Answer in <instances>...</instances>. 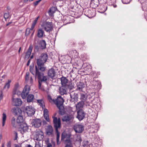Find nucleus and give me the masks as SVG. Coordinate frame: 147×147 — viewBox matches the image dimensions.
Listing matches in <instances>:
<instances>
[{
    "instance_id": "1",
    "label": "nucleus",
    "mask_w": 147,
    "mask_h": 147,
    "mask_svg": "<svg viewBox=\"0 0 147 147\" xmlns=\"http://www.w3.org/2000/svg\"><path fill=\"white\" fill-rule=\"evenodd\" d=\"M48 59V55L47 53H43L41 54L39 58L37 60V68L41 71H44L46 68L44 66V64Z\"/></svg>"
},
{
    "instance_id": "2",
    "label": "nucleus",
    "mask_w": 147,
    "mask_h": 147,
    "mask_svg": "<svg viewBox=\"0 0 147 147\" xmlns=\"http://www.w3.org/2000/svg\"><path fill=\"white\" fill-rule=\"evenodd\" d=\"M36 69V77L37 78L38 82V88L40 89L42 83L43 82H47V76H44L43 73L40 72L39 70V69L37 68V66H35Z\"/></svg>"
},
{
    "instance_id": "3",
    "label": "nucleus",
    "mask_w": 147,
    "mask_h": 147,
    "mask_svg": "<svg viewBox=\"0 0 147 147\" xmlns=\"http://www.w3.org/2000/svg\"><path fill=\"white\" fill-rule=\"evenodd\" d=\"M30 90V88L29 86H25L24 89L21 93L20 91H17V89L15 88L13 90V93L14 95L17 94L18 95L21 94V96L23 98H25L28 93Z\"/></svg>"
},
{
    "instance_id": "4",
    "label": "nucleus",
    "mask_w": 147,
    "mask_h": 147,
    "mask_svg": "<svg viewBox=\"0 0 147 147\" xmlns=\"http://www.w3.org/2000/svg\"><path fill=\"white\" fill-rule=\"evenodd\" d=\"M47 32H50L53 29L52 23L49 22H44L41 26Z\"/></svg>"
},
{
    "instance_id": "5",
    "label": "nucleus",
    "mask_w": 147,
    "mask_h": 147,
    "mask_svg": "<svg viewBox=\"0 0 147 147\" xmlns=\"http://www.w3.org/2000/svg\"><path fill=\"white\" fill-rule=\"evenodd\" d=\"M61 83L62 86H66L68 87V88L71 90L74 87L71 82H68V80L64 76H62L61 78Z\"/></svg>"
},
{
    "instance_id": "6",
    "label": "nucleus",
    "mask_w": 147,
    "mask_h": 147,
    "mask_svg": "<svg viewBox=\"0 0 147 147\" xmlns=\"http://www.w3.org/2000/svg\"><path fill=\"white\" fill-rule=\"evenodd\" d=\"M53 119V123L54 127L55 128L56 131H57L58 129L61 128V120L59 118L58 119L56 117H52Z\"/></svg>"
},
{
    "instance_id": "7",
    "label": "nucleus",
    "mask_w": 147,
    "mask_h": 147,
    "mask_svg": "<svg viewBox=\"0 0 147 147\" xmlns=\"http://www.w3.org/2000/svg\"><path fill=\"white\" fill-rule=\"evenodd\" d=\"M44 134L40 129L36 130L34 136L35 139L37 141L42 140L44 138Z\"/></svg>"
},
{
    "instance_id": "8",
    "label": "nucleus",
    "mask_w": 147,
    "mask_h": 147,
    "mask_svg": "<svg viewBox=\"0 0 147 147\" xmlns=\"http://www.w3.org/2000/svg\"><path fill=\"white\" fill-rule=\"evenodd\" d=\"M28 127L26 123H23L20 124L18 127V131H20L22 134H23L24 133L28 131Z\"/></svg>"
},
{
    "instance_id": "9",
    "label": "nucleus",
    "mask_w": 147,
    "mask_h": 147,
    "mask_svg": "<svg viewBox=\"0 0 147 147\" xmlns=\"http://www.w3.org/2000/svg\"><path fill=\"white\" fill-rule=\"evenodd\" d=\"M70 96L71 98L70 100L71 102L75 103L78 101V95L76 92L73 91L71 92Z\"/></svg>"
},
{
    "instance_id": "10",
    "label": "nucleus",
    "mask_w": 147,
    "mask_h": 147,
    "mask_svg": "<svg viewBox=\"0 0 147 147\" xmlns=\"http://www.w3.org/2000/svg\"><path fill=\"white\" fill-rule=\"evenodd\" d=\"M74 119V116L73 114H67L63 117L62 120L63 121L67 122L73 121Z\"/></svg>"
},
{
    "instance_id": "11",
    "label": "nucleus",
    "mask_w": 147,
    "mask_h": 147,
    "mask_svg": "<svg viewBox=\"0 0 147 147\" xmlns=\"http://www.w3.org/2000/svg\"><path fill=\"white\" fill-rule=\"evenodd\" d=\"M74 129L76 133H81L84 130V126L82 124H75L74 127Z\"/></svg>"
},
{
    "instance_id": "12",
    "label": "nucleus",
    "mask_w": 147,
    "mask_h": 147,
    "mask_svg": "<svg viewBox=\"0 0 147 147\" xmlns=\"http://www.w3.org/2000/svg\"><path fill=\"white\" fill-rule=\"evenodd\" d=\"M32 126L36 128L40 127L42 124V121L39 119H32L31 123Z\"/></svg>"
},
{
    "instance_id": "13",
    "label": "nucleus",
    "mask_w": 147,
    "mask_h": 147,
    "mask_svg": "<svg viewBox=\"0 0 147 147\" xmlns=\"http://www.w3.org/2000/svg\"><path fill=\"white\" fill-rule=\"evenodd\" d=\"M77 113L76 117L80 121L82 120L84 118L85 113L83 109H79L77 111Z\"/></svg>"
},
{
    "instance_id": "14",
    "label": "nucleus",
    "mask_w": 147,
    "mask_h": 147,
    "mask_svg": "<svg viewBox=\"0 0 147 147\" xmlns=\"http://www.w3.org/2000/svg\"><path fill=\"white\" fill-rule=\"evenodd\" d=\"M48 76L53 79L56 78V72L54 69L52 68L49 69L48 72Z\"/></svg>"
},
{
    "instance_id": "15",
    "label": "nucleus",
    "mask_w": 147,
    "mask_h": 147,
    "mask_svg": "<svg viewBox=\"0 0 147 147\" xmlns=\"http://www.w3.org/2000/svg\"><path fill=\"white\" fill-rule=\"evenodd\" d=\"M63 102L64 100L63 98L61 96H59L57 97V98L55 100V104L57 107L60 105H63Z\"/></svg>"
},
{
    "instance_id": "16",
    "label": "nucleus",
    "mask_w": 147,
    "mask_h": 147,
    "mask_svg": "<svg viewBox=\"0 0 147 147\" xmlns=\"http://www.w3.org/2000/svg\"><path fill=\"white\" fill-rule=\"evenodd\" d=\"M13 105L16 106H20L22 103V101L20 99L18 98H12Z\"/></svg>"
},
{
    "instance_id": "17",
    "label": "nucleus",
    "mask_w": 147,
    "mask_h": 147,
    "mask_svg": "<svg viewBox=\"0 0 147 147\" xmlns=\"http://www.w3.org/2000/svg\"><path fill=\"white\" fill-rule=\"evenodd\" d=\"M53 127L51 125H48L46 129V135L52 136L53 135Z\"/></svg>"
},
{
    "instance_id": "18",
    "label": "nucleus",
    "mask_w": 147,
    "mask_h": 147,
    "mask_svg": "<svg viewBox=\"0 0 147 147\" xmlns=\"http://www.w3.org/2000/svg\"><path fill=\"white\" fill-rule=\"evenodd\" d=\"M25 110L28 116H32L34 115L35 113L32 107L30 106L26 107Z\"/></svg>"
},
{
    "instance_id": "19",
    "label": "nucleus",
    "mask_w": 147,
    "mask_h": 147,
    "mask_svg": "<svg viewBox=\"0 0 147 147\" xmlns=\"http://www.w3.org/2000/svg\"><path fill=\"white\" fill-rule=\"evenodd\" d=\"M68 87L66 86H62L59 89V93L61 95H63L66 94L67 90Z\"/></svg>"
},
{
    "instance_id": "20",
    "label": "nucleus",
    "mask_w": 147,
    "mask_h": 147,
    "mask_svg": "<svg viewBox=\"0 0 147 147\" xmlns=\"http://www.w3.org/2000/svg\"><path fill=\"white\" fill-rule=\"evenodd\" d=\"M32 49L33 47L32 45H30L25 56V58L26 60L28 59L30 57V55L31 54Z\"/></svg>"
},
{
    "instance_id": "21",
    "label": "nucleus",
    "mask_w": 147,
    "mask_h": 147,
    "mask_svg": "<svg viewBox=\"0 0 147 147\" xmlns=\"http://www.w3.org/2000/svg\"><path fill=\"white\" fill-rule=\"evenodd\" d=\"M57 107L59 109V114L61 115H64L65 113V111L63 105L57 106Z\"/></svg>"
},
{
    "instance_id": "22",
    "label": "nucleus",
    "mask_w": 147,
    "mask_h": 147,
    "mask_svg": "<svg viewBox=\"0 0 147 147\" xmlns=\"http://www.w3.org/2000/svg\"><path fill=\"white\" fill-rule=\"evenodd\" d=\"M77 89L80 91H82L83 89L85 87V84L84 83L79 82L77 83Z\"/></svg>"
},
{
    "instance_id": "23",
    "label": "nucleus",
    "mask_w": 147,
    "mask_h": 147,
    "mask_svg": "<svg viewBox=\"0 0 147 147\" xmlns=\"http://www.w3.org/2000/svg\"><path fill=\"white\" fill-rule=\"evenodd\" d=\"M13 112L15 115H20L22 112L21 110L18 107H14L13 109Z\"/></svg>"
},
{
    "instance_id": "24",
    "label": "nucleus",
    "mask_w": 147,
    "mask_h": 147,
    "mask_svg": "<svg viewBox=\"0 0 147 147\" xmlns=\"http://www.w3.org/2000/svg\"><path fill=\"white\" fill-rule=\"evenodd\" d=\"M44 118L48 122L49 121V111L47 109L44 108Z\"/></svg>"
},
{
    "instance_id": "25",
    "label": "nucleus",
    "mask_w": 147,
    "mask_h": 147,
    "mask_svg": "<svg viewBox=\"0 0 147 147\" xmlns=\"http://www.w3.org/2000/svg\"><path fill=\"white\" fill-rule=\"evenodd\" d=\"M83 12L84 13V14L88 17L91 16L93 15L92 12L91 10L88 9H85L83 10Z\"/></svg>"
},
{
    "instance_id": "26",
    "label": "nucleus",
    "mask_w": 147,
    "mask_h": 147,
    "mask_svg": "<svg viewBox=\"0 0 147 147\" xmlns=\"http://www.w3.org/2000/svg\"><path fill=\"white\" fill-rule=\"evenodd\" d=\"M11 125L14 128H17L18 126H19V124L16 122V119L14 117H13L11 119Z\"/></svg>"
},
{
    "instance_id": "27",
    "label": "nucleus",
    "mask_w": 147,
    "mask_h": 147,
    "mask_svg": "<svg viewBox=\"0 0 147 147\" xmlns=\"http://www.w3.org/2000/svg\"><path fill=\"white\" fill-rule=\"evenodd\" d=\"M39 45L41 47V49L43 50L46 49V44L45 40H40L39 42Z\"/></svg>"
},
{
    "instance_id": "28",
    "label": "nucleus",
    "mask_w": 147,
    "mask_h": 147,
    "mask_svg": "<svg viewBox=\"0 0 147 147\" xmlns=\"http://www.w3.org/2000/svg\"><path fill=\"white\" fill-rule=\"evenodd\" d=\"M44 34V31L42 28H40L38 30L37 36L39 38H42Z\"/></svg>"
},
{
    "instance_id": "29",
    "label": "nucleus",
    "mask_w": 147,
    "mask_h": 147,
    "mask_svg": "<svg viewBox=\"0 0 147 147\" xmlns=\"http://www.w3.org/2000/svg\"><path fill=\"white\" fill-rule=\"evenodd\" d=\"M87 95L86 94L81 93L80 99L81 101L85 102L87 99Z\"/></svg>"
},
{
    "instance_id": "30",
    "label": "nucleus",
    "mask_w": 147,
    "mask_h": 147,
    "mask_svg": "<svg viewBox=\"0 0 147 147\" xmlns=\"http://www.w3.org/2000/svg\"><path fill=\"white\" fill-rule=\"evenodd\" d=\"M91 4L93 5L94 7H96L99 4V1L98 0H91Z\"/></svg>"
},
{
    "instance_id": "31",
    "label": "nucleus",
    "mask_w": 147,
    "mask_h": 147,
    "mask_svg": "<svg viewBox=\"0 0 147 147\" xmlns=\"http://www.w3.org/2000/svg\"><path fill=\"white\" fill-rule=\"evenodd\" d=\"M16 121L17 123L19 124V126L20 124H22L23 123H25L23 122V117L20 115L16 119Z\"/></svg>"
},
{
    "instance_id": "32",
    "label": "nucleus",
    "mask_w": 147,
    "mask_h": 147,
    "mask_svg": "<svg viewBox=\"0 0 147 147\" xmlns=\"http://www.w3.org/2000/svg\"><path fill=\"white\" fill-rule=\"evenodd\" d=\"M34 95L32 94H28L27 97V100L28 102H32L34 98Z\"/></svg>"
},
{
    "instance_id": "33",
    "label": "nucleus",
    "mask_w": 147,
    "mask_h": 147,
    "mask_svg": "<svg viewBox=\"0 0 147 147\" xmlns=\"http://www.w3.org/2000/svg\"><path fill=\"white\" fill-rule=\"evenodd\" d=\"M40 106L44 109L45 107V105L44 101L42 99L38 100H37Z\"/></svg>"
},
{
    "instance_id": "34",
    "label": "nucleus",
    "mask_w": 147,
    "mask_h": 147,
    "mask_svg": "<svg viewBox=\"0 0 147 147\" xmlns=\"http://www.w3.org/2000/svg\"><path fill=\"white\" fill-rule=\"evenodd\" d=\"M84 105V102L81 101L78 102L76 105V107L78 109L83 107Z\"/></svg>"
},
{
    "instance_id": "35",
    "label": "nucleus",
    "mask_w": 147,
    "mask_h": 147,
    "mask_svg": "<svg viewBox=\"0 0 147 147\" xmlns=\"http://www.w3.org/2000/svg\"><path fill=\"white\" fill-rule=\"evenodd\" d=\"M57 134V144L58 145L60 143V142L59 141V138H60V133L58 130L57 131H56Z\"/></svg>"
},
{
    "instance_id": "36",
    "label": "nucleus",
    "mask_w": 147,
    "mask_h": 147,
    "mask_svg": "<svg viewBox=\"0 0 147 147\" xmlns=\"http://www.w3.org/2000/svg\"><path fill=\"white\" fill-rule=\"evenodd\" d=\"M33 66L32 67L31 66H30V72L34 75H35V77H36V69H35V71H34V70ZM35 69L36 68H35Z\"/></svg>"
},
{
    "instance_id": "37",
    "label": "nucleus",
    "mask_w": 147,
    "mask_h": 147,
    "mask_svg": "<svg viewBox=\"0 0 147 147\" xmlns=\"http://www.w3.org/2000/svg\"><path fill=\"white\" fill-rule=\"evenodd\" d=\"M6 119V115L5 113L3 114V121H2V126H4L5 121Z\"/></svg>"
},
{
    "instance_id": "38",
    "label": "nucleus",
    "mask_w": 147,
    "mask_h": 147,
    "mask_svg": "<svg viewBox=\"0 0 147 147\" xmlns=\"http://www.w3.org/2000/svg\"><path fill=\"white\" fill-rule=\"evenodd\" d=\"M11 82L10 80H8V82L5 84V86L3 88V89H5L6 87H7V89H9L10 86V84Z\"/></svg>"
},
{
    "instance_id": "39",
    "label": "nucleus",
    "mask_w": 147,
    "mask_h": 147,
    "mask_svg": "<svg viewBox=\"0 0 147 147\" xmlns=\"http://www.w3.org/2000/svg\"><path fill=\"white\" fill-rule=\"evenodd\" d=\"M34 49L36 52H38L41 49L40 46H38V45H35Z\"/></svg>"
},
{
    "instance_id": "40",
    "label": "nucleus",
    "mask_w": 147,
    "mask_h": 147,
    "mask_svg": "<svg viewBox=\"0 0 147 147\" xmlns=\"http://www.w3.org/2000/svg\"><path fill=\"white\" fill-rule=\"evenodd\" d=\"M29 77V73L27 72L26 74L25 77V81L26 82H28Z\"/></svg>"
},
{
    "instance_id": "41",
    "label": "nucleus",
    "mask_w": 147,
    "mask_h": 147,
    "mask_svg": "<svg viewBox=\"0 0 147 147\" xmlns=\"http://www.w3.org/2000/svg\"><path fill=\"white\" fill-rule=\"evenodd\" d=\"M48 99L49 100V102H53L55 103V100L54 99H53L52 98L51 96L50 95L48 96H47Z\"/></svg>"
},
{
    "instance_id": "42",
    "label": "nucleus",
    "mask_w": 147,
    "mask_h": 147,
    "mask_svg": "<svg viewBox=\"0 0 147 147\" xmlns=\"http://www.w3.org/2000/svg\"><path fill=\"white\" fill-rule=\"evenodd\" d=\"M65 142L66 143V145H72L71 142L70 140L69 139H67L65 140Z\"/></svg>"
},
{
    "instance_id": "43",
    "label": "nucleus",
    "mask_w": 147,
    "mask_h": 147,
    "mask_svg": "<svg viewBox=\"0 0 147 147\" xmlns=\"http://www.w3.org/2000/svg\"><path fill=\"white\" fill-rule=\"evenodd\" d=\"M13 134L15 136V137L13 140L15 141L18 138V134L17 132L15 131H13Z\"/></svg>"
},
{
    "instance_id": "44",
    "label": "nucleus",
    "mask_w": 147,
    "mask_h": 147,
    "mask_svg": "<svg viewBox=\"0 0 147 147\" xmlns=\"http://www.w3.org/2000/svg\"><path fill=\"white\" fill-rule=\"evenodd\" d=\"M30 28H27L26 30V36H28V35L30 33Z\"/></svg>"
},
{
    "instance_id": "45",
    "label": "nucleus",
    "mask_w": 147,
    "mask_h": 147,
    "mask_svg": "<svg viewBox=\"0 0 147 147\" xmlns=\"http://www.w3.org/2000/svg\"><path fill=\"white\" fill-rule=\"evenodd\" d=\"M9 13H5L4 14V17L5 19L9 18Z\"/></svg>"
},
{
    "instance_id": "46",
    "label": "nucleus",
    "mask_w": 147,
    "mask_h": 147,
    "mask_svg": "<svg viewBox=\"0 0 147 147\" xmlns=\"http://www.w3.org/2000/svg\"><path fill=\"white\" fill-rule=\"evenodd\" d=\"M42 0H38V1H36L34 2L33 3V4L34 6H36L38 5V3L41 1Z\"/></svg>"
},
{
    "instance_id": "47",
    "label": "nucleus",
    "mask_w": 147,
    "mask_h": 147,
    "mask_svg": "<svg viewBox=\"0 0 147 147\" xmlns=\"http://www.w3.org/2000/svg\"><path fill=\"white\" fill-rule=\"evenodd\" d=\"M7 147H11V142L10 141H9L7 142Z\"/></svg>"
},
{
    "instance_id": "48",
    "label": "nucleus",
    "mask_w": 147,
    "mask_h": 147,
    "mask_svg": "<svg viewBox=\"0 0 147 147\" xmlns=\"http://www.w3.org/2000/svg\"><path fill=\"white\" fill-rule=\"evenodd\" d=\"M3 92L2 90L1 91V94L0 95V101L3 99Z\"/></svg>"
},
{
    "instance_id": "49",
    "label": "nucleus",
    "mask_w": 147,
    "mask_h": 147,
    "mask_svg": "<svg viewBox=\"0 0 147 147\" xmlns=\"http://www.w3.org/2000/svg\"><path fill=\"white\" fill-rule=\"evenodd\" d=\"M51 12V9H50L49 10L48 13H49V14L50 16H53V14Z\"/></svg>"
},
{
    "instance_id": "50",
    "label": "nucleus",
    "mask_w": 147,
    "mask_h": 147,
    "mask_svg": "<svg viewBox=\"0 0 147 147\" xmlns=\"http://www.w3.org/2000/svg\"><path fill=\"white\" fill-rule=\"evenodd\" d=\"M30 83L32 84L33 82V79L32 78V77H30Z\"/></svg>"
},
{
    "instance_id": "51",
    "label": "nucleus",
    "mask_w": 147,
    "mask_h": 147,
    "mask_svg": "<svg viewBox=\"0 0 147 147\" xmlns=\"http://www.w3.org/2000/svg\"><path fill=\"white\" fill-rule=\"evenodd\" d=\"M52 146V145L51 143H48L47 144V147H51Z\"/></svg>"
},
{
    "instance_id": "52",
    "label": "nucleus",
    "mask_w": 147,
    "mask_h": 147,
    "mask_svg": "<svg viewBox=\"0 0 147 147\" xmlns=\"http://www.w3.org/2000/svg\"><path fill=\"white\" fill-rule=\"evenodd\" d=\"M65 136H63V134H62L61 136V140H64V139L65 138Z\"/></svg>"
},
{
    "instance_id": "53",
    "label": "nucleus",
    "mask_w": 147,
    "mask_h": 147,
    "mask_svg": "<svg viewBox=\"0 0 147 147\" xmlns=\"http://www.w3.org/2000/svg\"><path fill=\"white\" fill-rule=\"evenodd\" d=\"M30 61H31L30 59H29L28 61V62L27 63V66H28L29 65L30 63Z\"/></svg>"
},
{
    "instance_id": "54",
    "label": "nucleus",
    "mask_w": 147,
    "mask_h": 147,
    "mask_svg": "<svg viewBox=\"0 0 147 147\" xmlns=\"http://www.w3.org/2000/svg\"><path fill=\"white\" fill-rule=\"evenodd\" d=\"M37 22L34 21L32 23V25L33 26H35V25H36Z\"/></svg>"
},
{
    "instance_id": "55",
    "label": "nucleus",
    "mask_w": 147,
    "mask_h": 147,
    "mask_svg": "<svg viewBox=\"0 0 147 147\" xmlns=\"http://www.w3.org/2000/svg\"><path fill=\"white\" fill-rule=\"evenodd\" d=\"M39 17L40 16H38L34 20V21L37 22V21H38V18H39Z\"/></svg>"
},
{
    "instance_id": "56",
    "label": "nucleus",
    "mask_w": 147,
    "mask_h": 147,
    "mask_svg": "<svg viewBox=\"0 0 147 147\" xmlns=\"http://www.w3.org/2000/svg\"><path fill=\"white\" fill-rule=\"evenodd\" d=\"M34 27V26H33L32 25V26H31L30 28V31H32L33 30V29Z\"/></svg>"
},
{
    "instance_id": "57",
    "label": "nucleus",
    "mask_w": 147,
    "mask_h": 147,
    "mask_svg": "<svg viewBox=\"0 0 147 147\" xmlns=\"http://www.w3.org/2000/svg\"><path fill=\"white\" fill-rule=\"evenodd\" d=\"M130 2V1H127V2H126V1H124V0L123 1V3H124V4H128V3H129Z\"/></svg>"
},
{
    "instance_id": "58",
    "label": "nucleus",
    "mask_w": 147,
    "mask_h": 147,
    "mask_svg": "<svg viewBox=\"0 0 147 147\" xmlns=\"http://www.w3.org/2000/svg\"><path fill=\"white\" fill-rule=\"evenodd\" d=\"M33 57H34V53H33L32 54V55H31V56H30V60L32 59H33Z\"/></svg>"
},
{
    "instance_id": "59",
    "label": "nucleus",
    "mask_w": 147,
    "mask_h": 147,
    "mask_svg": "<svg viewBox=\"0 0 147 147\" xmlns=\"http://www.w3.org/2000/svg\"><path fill=\"white\" fill-rule=\"evenodd\" d=\"M15 147H21V146H20L18 144H15Z\"/></svg>"
},
{
    "instance_id": "60",
    "label": "nucleus",
    "mask_w": 147,
    "mask_h": 147,
    "mask_svg": "<svg viewBox=\"0 0 147 147\" xmlns=\"http://www.w3.org/2000/svg\"><path fill=\"white\" fill-rule=\"evenodd\" d=\"M65 147H72V145H65Z\"/></svg>"
},
{
    "instance_id": "61",
    "label": "nucleus",
    "mask_w": 147,
    "mask_h": 147,
    "mask_svg": "<svg viewBox=\"0 0 147 147\" xmlns=\"http://www.w3.org/2000/svg\"><path fill=\"white\" fill-rule=\"evenodd\" d=\"M25 147H32L30 145H26L25 146Z\"/></svg>"
},
{
    "instance_id": "62",
    "label": "nucleus",
    "mask_w": 147,
    "mask_h": 147,
    "mask_svg": "<svg viewBox=\"0 0 147 147\" xmlns=\"http://www.w3.org/2000/svg\"><path fill=\"white\" fill-rule=\"evenodd\" d=\"M12 23L11 22H10L6 24V26H7Z\"/></svg>"
},
{
    "instance_id": "63",
    "label": "nucleus",
    "mask_w": 147,
    "mask_h": 147,
    "mask_svg": "<svg viewBox=\"0 0 147 147\" xmlns=\"http://www.w3.org/2000/svg\"><path fill=\"white\" fill-rule=\"evenodd\" d=\"M28 0H24V2L25 3H27L28 2Z\"/></svg>"
},
{
    "instance_id": "64",
    "label": "nucleus",
    "mask_w": 147,
    "mask_h": 147,
    "mask_svg": "<svg viewBox=\"0 0 147 147\" xmlns=\"http://www.w3.org/2000/svg\"><path fill=\"white\" fill-rule=\"evenodd\" d=\"M79 141H81L82 140H81V138L80 136L79 137Z\"/></svg>"
}]
</instances>
